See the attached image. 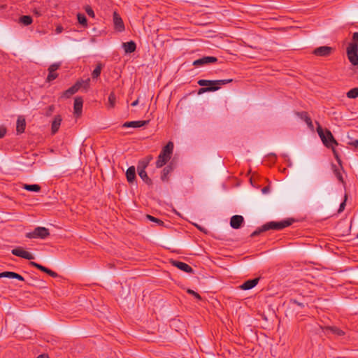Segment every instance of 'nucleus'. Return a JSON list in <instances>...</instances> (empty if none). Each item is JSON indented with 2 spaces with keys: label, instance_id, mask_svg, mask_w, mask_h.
Segmentation results:
<instances>
[{
  "label": "nucleus",
  "instance_id": "f257e3e1",
  "mask_svg": "<svg viewBox=\"0 0 358 358\" xmlns=\"http://www.w3.org/2000/svg\"><path fill=\"white\" fill-rule=\"evenodd\" d=\"M294 222V220L292 218L287 219L280 222H268L264 224H263L261 227L257 229L255 231H253L250 236L255 237L259 236L261 233L268 231V230H277L280 231L283 229L285 227H287L292 224Z\"/></svg>",
  "mask_w": 358,
  "mask_h": 358
},
{
  "label": "nucleus",
  "instance_id": "f03ea898",
  "mask_svg": "<svg viewBox=\"0 0 358 358\" xmlns=\"http://www.w3.org/2000/svg\"><path fill=\"white\" fill-rule=\"evenodd\" d=\"M317 132L320 137L323 144L327 148H331L334 147V145H338V142L334 138L331 132L326 129L325 131H324L321 125L317 123Z\"/></svg>",
  "mask_w": 358,
  "mask_h": 358
},
{
  "label": "nucleus",
  "instance_id": "7ed1b4c3",
  "mask_svg": "<svg viewBox=\"0 0 358 358\" xmlns=\"http://www.w3.org/2000/svg\"><path fill=\"white\" fill-rule=\"evenodd\" d=\"M173 143L169 141L158 155V168L165 165L171 159L173 150Z\"/></svg>",
  "mask_w": 358,
  "mask_h": 358
},
{
  "label": "nucleus",
  "instance_id": "20e7f679",
  "mask_svg": "<svg viewBox=\"0 0 358 358\" xmlns=\"http://www.w3.org/2000/svg\"><path fill=\"white\" fill-rule=\"evenodd\" d=\"M50 235L49 229L43 227H37L33 231L26 234L28 238H41L45 239Z\"/></svg>",
  "mask_w": 358,
  "mask_h": 358
},
{
  "label": "nucleus",
  "instance_id": "39448f33",
  "mask_svg": "<svg viewBox=\"0 0 358 358\" xmlns=\"http://www.w3.org/2000/svg\"><path fill=\"white\" fill-rule=\"evenodd\" d=\"M347 56L350 62L354 65H358V45L356 43H349L347 47Z\"/></svg>",
  "mask_w": 358,
  "mask_h": 358
},
{
  "label": "nucleus",
  "instance_id": "423d86ee",
  "mask_svg": "<svg viewBox=\"0 0 358 358\" xmlns=\"http://www.w3.org/2000/svg\"><path fill=\"white\" fill-rule=\"evenodd\" d=\"M152 159V157H147L145 160L140 162L142 169H140V166L138 167L139 176L148 185L151 184V180L148 178L147 173L144 169L148 166L149 161Z\"/></svg>",
  "mask_w": 358,
  "mask_h": 358
},
{
  "label": "nucleus",
  "instance_id": "0eeeda50",
  "mask_svg": "<svg viewBox=\"0 0 358 358\" xmlns=\"http://www.w3.org/2000/svg\"><path fill=\"white\" fill-rule=\"evenodd\" d=\"M11 253L13 255H15L17 257H22V258H24V259H28V260H31V259H34V257L31 253L23 250V248H22L20 247H17L16 248L13 249L11 251Z\"/></svg>",
  "mask_w": 358,
  "mask_h": 358
},
{
  "label": "nucleus",
  "instance_id": "6e6552de",
  "mask_svg": "<svg viewBox=\"0 0 358 358\" xmlns=\"http://www.w3.org/2000/svg\"><path fill=\"white\" fill-rule=\"evenodd\" d=\"M171 263L173 266H176L178 269L187 273H194L193 268L187 264L180 262L178 260H171Z\"/></svg>",
  "mask_w": 358,
  "mask_h": 358
},
{
  "label": "nucleus",
  "instance_id": "1a4fd4ad",
  "mask_svg": "<svg viewBox=\"0 0 358 358\" xmlns=\"http://www.w3.org/2000/svg\"><path fill=\"white\" fill-rule=\"evenodd\" d=\"M333 50L334 49L331 47L320 46L313 50V54L318 57H328L332 53Z\"/></svg>",
  "mask_w": 358,
  "mask_h": 358
},
{
  "label": "nucleus",
  "instance_id": "9d476101",
  "mask_svg": "<svg viewBox=\"0 0 358 358\" xmlns=\"http://www.w3.org/2000/svg\"><path fill=\"white\" fill-rule=\"evenodd\" d=\"M60 63H54L51 64L48 68V75L46 78L47 82H51L58 77V74L56 71L60 67Z\"/></svg>",
  "mask_w": 358,
  "mask_h": 358
},
{
  "label": "nucleus",
  "instance_id": "9b49d317",
  "mask_svg": "<svg viewBox=\"0 0 358 358\" xmlns=\"http://www.w3.org/2000/svg\"><path fill=\"white\" fill-rule=\"evenodd\" d=\"M217 61L216 57L204 56L193 62V65L195 66H202L210 63H215Z\"/></svg>",
  "mask_w": 358,
  "mask_h": 358
},
{
  "label": "nucleus",
  "instance_id": "f8f14e48",
  "mask_svg": "<svg viewBox=\"0 0 358 358\" xmlns=\"http://www.w3.org/2000/svg\"><path fill=\"white\" fill-rule=\"evenodd\" d=\"M80 87H82V83L76 82L72 87L62 93V97L66 99L71 97L73 94H76Z\"/></svg>",
  "mask_w": 358,
  "mask_h": 358
},
{
  "label": "nucleus",
  "instance_id": "ddd939ff",
  "mask_svg": "<svg viewBox=\"0 0 358 358\" xmlns=\"http://www.w3.org/2000/svg\"><path fill=\"white\" fill-rule=\"evenodd\" d=\"M113 24L116 31L122 32L124 30V22L120 15L116 12L113 13Z\"/></svg>",
  "mask_w": 358,
  "mask_h": 358
},
{
  "label": "nucleus",
  "instance_id": "4468645a",
  "mask_svg": "<svg viewBox=\"0 0 358 358\" xmlns=\"http://www.w3.org/2000/svg\"><path fill=\"white\" fill-rule=\"evenodd\" d=\"M174 166H173V162H171V163L165 166L164 169L162 171L161 173V180L164 182L168 181L169 179V175L173 171Z\"/></svg>",
  "mask_w": 358,
  "mask_h": 358
},
{
  "label": "nucleus",
  "instance_id": "2eb2a0df",
  "mask_svg": "<svg viewBox=\"0 0 358 358\" xmlns=\"http://www.w3.org/2000/svg\"><path fill=\"white\" fill-rule=\"evenodd\" d=\"M83 100L81 96H77L75 98L74 100V114L76 116H80L82 113L83 110Z\"/></svg>",
  "mask_w": 358,
  "mask_h": 358
},
{
  "label": "nucleus",
  "instance_id": "dca6fc26",
  "mask_svg": "<svg viewBox=\"0 0 358 358\" xmlns=\"http://www.w3.org/2000/svg\"><path fill=\"white\" fill-rule=\"evenodd\" d=\"M259 278L250 279L244 282L241 286V289L243 290H249L255 287L259 282Z\"/></svg>",
  "mask_w": 358,
  "mask_h": 358
},
{
  "label": "nucleus",
  "instance_id": "f3484780",
  "mask_svg": "<svg viewBox=\"0 0 358 358\" xmlns=\"http://www.w3.org/2000/svg\"><path fill=\"white\" fill-rule=\"evenodd\" d=\"M244 220L241 215H234L230 220V225L233 229H238L241 227Z\"/></svg>",
  "mask_w": 358,
  "mask_h": 358
},
{
  "label": "nucleus",
  "instance_id": "a211bd4d",
  "mask_svg": "<svg viewBox=\"0 0 358 358\" xmlns=\"http://www.w3.org/2000/svg\"><path fill=\"white\" fill-rule=\"evenodd\" d=\"M148 122L145 120L126 122L122 124V127L126 128H139L144 126Z\"/></svg>",
  "mask_w": 358,
  "mask_h": 358
},
{
  "label": "nucleus",
  "instance_id": "6ab92c4d",
  "mask_svg": "<svg viewBox=\"0 0 358 358\" xmlns=\"http://www.w3.org/2000/svg\"><path fill=\"white\" fill-rule=\"evenodd\" d=\"M15 278L20 281H24V278L21 275L12 271H4L0 273V278Z\"/></svg>",
  "mask_w": 358,
  "mask_h": 358
},
{
  "label": "nucleus",
  "instance_id": "aec40b11",
  "mask_svg": "<svg viewBox=\"0 0 358 358\" xmlns=\"http://www.w3.org/2000/svg\"><path fill=\"white\" fill-rule=\"evenodd\" d=\"M62 120V118L59 115H57L54 117L51 126V131L52 134H55L58 131L61 125Z\"/></svg>",
  "mask_w": 358,
  "mask_h": 358
},
{
  "label": "nucleus",
  "instance_id": "412c9836",
  "mask_svg": "<svg viewBox=\"0 0 358 358\" xmlns=\"http://www.w3.org/2000/svg\"><path fill=\"white\" fill-rule=\"evenodd\" d=\"M26 127V121L23 116H19L16 123V131L17 134H22Z\"/></svg>",
  "mask_w": 358,
  "mask_h": 358
},
{
  "label": "nucleus",
  "instance_id": "4be33fe9",
  "mask_svg": "<svg viewBox=\"0 0 358 358\" xmlns=\"http://www.w3.org/2000/svg\"><path fill=\"white\" fill-rule=\"evenodd\" d=\"M297 115L301 119L303 120L306 122V123L307 124V125L308 126L309 128H310V129L313 128L312 120L310 117V116L307 112L302 111V112L297 113Z\"/></svg>",
  "mask_w": 358,
  "mask_h": 358
},
{
  "label": "nucleus",
  "instance_id": "5701e85b",
  "mask_svg": "<svg viewBox=\"0 0 358 358\" xmlns=\"http://www.w3.org/2000/svg\"><path fill=\"white\" fill-rule=\"evenodd\" d=\"M122 47L126 53H131L136 50V45L133 41H131L129 42L123 43Z\"/></svg>",
  "mask_w": 358,
  "mask_h": 358
},
{
  "label": "nucleus",
  "instance_id": "b1692460",
  "mask_svg": "<svg viewBox=\"0 0 358 358\" xmlns=\"http://www.w3.org/2000/svg\"><path fill=\"white\" fill-rule=\"evenodd\" d=\"M126 176L127 181L129 183L134 182L136 178V170L134 166H130L128 168L126 172Z\"/></svg>",
  "mask_w": 358,
  "mask_h": 358
},
{
  "label": "nucleus",
  "instance_id": "393cba45",
  "mask_svg": "<svg viewBox=\"0 0 358 358\" xmlns=\"http://www.w3.org/2000/svg\"><path fill=\"white\" fill-rule=\"evenodd\" d=\"M103 67V65L101 63H98L96 64V68L92 73V77L93 79H96L100 76Z\"/></svg>",
  "mask_w": 358,
  "mask_h": 358
},
{
  "label": "nucleus",
  "instance_id": "a878e982",
  "mask_svg": "<svg viewBox=\"0 0 358 358\" xmlns=\"http://www.w3.org/2000/svg\"><path fill=\"white\" fill-rule=\"evenodd\" d=\"M23 188L27 191L38 192L41 190V186L36 184L34 185H23Z\"/></svg>",
  "mask_w": 358,
  "mask_h": 358
},
{
  "label": "nucleus",
  "instance_id": "bb28decb",
  "mask_svg": "<svg viewBox=\"0 0 358 358\" xmlns=\"http://www.w3.org/2000/svg\"><path fill=\"white\" fill-rule=\"evenodd\" d=\"M327 329L329 330L331 332H332V334H336L338 336H342L345 334V331L335 326L327 327Z\"/></svg>",
  "mask_w": 358,
  "mask_h": 358
},
{
  "label": "nucleus",
  "instance_id": "cd10ccee",
  "mask_svg": "<svg viewBox=\"0 0 358 358\" xmlns=\"http://www.w3.org/2000/svg\"><path fill=\"white\" fill-rule=\"evenodd\" d=\"M198 85L201 87H214L215 86L214 80L201 79L197 82Z\"/></svg>",
  "mask_w": 358,
  "mask_h": 358
},
{
  "label": "nucleus",
  "instance_id": "c85d7f7f",
  "mask_svg": "<svg viewBox=\"0 0 358 358\" xmlns=\"http://www.w3.org/2000/svg\"><path fill=\"white\" fill-rule=\"evenodd\" d=\"M220 89V87L219 86H213V87H201L200 89H199L198 90V94H201L204 92H215V91H217Z\"/></svg>",
  "mask_w": 358,
  "mask_h": 358
},
{
  "label": "nucleus",
  "instance_id": "c756f323",
  "mask_svg": "<svg viewBox=\"0 0 358 358\" xmlns=\"http://www.w3.org/2000/svg\"><path fill=\"white\" fill-rule=\"evenodd\" d=\"M32 22V18L29 15H22L20 18V22L25 26L31 24Z\"/></svg>",
  "mask_w": 358,
  "mask_h": 358
},
{
  "label": "nucleus",
  "instance_id": "7c9ffc66",
  "mask_svg": "<svg viewBox=\"0 0 358 358\" xmlns=\"http://www.w3.org/2000/svg\"><path fill=\"white\" fill-rule=\"evenodd\" d=\"M115 101L116 97L115 94L113 92H110L108 96V108H114L115 105Z\"/></svg>",
  "mask_w": 358,
  "mask_h": 358
},
{
  "label": "nucleus",
  "instance_id": "2f4dec72",
  "mask_svg": "<svg viewBox=\"0 0 358 358\" xmlns=\"http://www.w3.org/2000/svg\"><path fill=\"white\" fill-rule=\"evenodd\" d=\"M347 97L349 99H356L358 97V87H355L349 90L347 94Z\"/></svg>",
  "mask_w": 358,
  "mask_h": 358
},
{
  "label": "nucleus",
  "instance_id": "473e14b6",
  "mask_svg": "<svg viewBox=\"0 0 358 358\" xmlns=\"http://www.w3.org/2000/svg\"><path fill=\"white\" fill-rule=\"evenodd\" d=\"M77 18H78V22L80 24H82L83 27H87V18H86V17L85 16L84 14L78 13Z\"/></svg>",
  "mask_w": 358,
  "mask_h": 358
},
{
  "label": "nucleus",
  "instance_id": "72a5a7b5",
  "mask_svg": "<svg viewBox=\"0 0 358 358\" xmlns=\"http://www.w3.org/2000/svg\"><path fill=\"white\" fill-rule=\"evenodd\" d=\"M233 81L232 79H224V80H214V83L215 86H219L220 87L221 85L230 83Z\"/></svg>",
  "mask_w": 358,
  "mask_h": 358
},
{
  "label": "nucleus",
  "instance_id": "f704fd0d",
  "mask_svg": "<svg viewBox=\"0 0 358 358\" xmlns=\"http://www.w3.org/2000/svg\"><path fill=\"white\" fill-rule=\"evenodd\" d=\"M29 264L32 266L36 267V268L39 269L40 271H43L44 273L48 272L47 267L43 266L41 264H38L36 262H30Z\"/></svg>",
  "mask_w": 358,
  "mask_h": 358
},
{
  "label": "nucleus",
  "instance_id": "c9c22d12",
  "mask_svg": "<svg viewBox=\"0 0 358 358\" xmlns=\"http://www.w3.org/2000/svg\"><path fill=\"white\" fill-rule=\"evenodd\" d=\"M85 12L87 13V14L91 17H94L95 15H94V12L93 10V9L90 6H85Z\"/></svg>",
  "mask_w": 358,
  "mask_h": 358
},
{
  "label": "nucleus",
  "instance_id": "e433bc0d",
  "mask_svg": "<svg viewBox=\"0 0 358 358\" xmlns=\"http://www.w3.org/2000/svg\"><path fill=\"white\" fill-rule=\"evenodd\" d=\"M331 150H332V152H333V154H334V156L335 157V159H336L337 162L339 164H341V159L340 158V156H339V154L338 152H337V150L335 149L334 147H332L331 148Z\"/></svg>",
  "mask_w": 358,
  "mask_h": 358
},
{
  "label": "nucleus",
  "instance_id": "4c0bfd02",
  "mask_svg": "<svg viewBox=\"0 0 358 358\" xmlns=\"http://www.w3.org/2000/svg\"><path fill=\"white\" fill-rule=\"evenodd\" d=\"M331 150H332V152H333V154H334V156L335 157V159H336L337 162L339 164H341V159L340 158V156H339V154L338 152H337V150L335 149L334 147H332L331 148Z\"/></svg>",
  "mask_w": 358,
  "mask_h": 358
},
{
  "label": "nucleus",
  "instance_id": "58836bf2",
  "mask_svg": "<svg viewBox=\"0 0 358 358\" xmlns=\"http://www.w3.org/2000/svg\"><path fill=\"white\" fill-rule=\"evenodd\" d=\"M77 82H81L82 83V87L83 88H85V90H87L90 87V79L87 78V79H86L85 80H78Z\"/></svg>",
  "mask_w": 358,
  "mask_h": 358
},
{
  "label": "nucleus",
  "instance_id": "ea45409f",
  "mask_svg": "<svg viewBox=\"0 0 358 358\" xmlns=\"http://www.w3.org/2000/svg\"><path fill=\"white\" fill-rule=\"evenodd\" d=\"M346 200H347V194L345 195V199L344 201L340 204L338 213H340L343 212L346 206Z\"/></svg>",
  "mask_w": 358,
  "mask_h": 358
},
{
  "label": "nucleus",
  "instance_id": "a19ab883",
  "mask_svg": "<svg viewBox=\"0 0 358 358\" xmlns=\"http://www.w3.org/2000/svg\"><path fill=\"white\" fill-rule=\"evenodd\" d=\"M187 293L192 294V296H194L196 299H197L199 300L201 299V296L199 295V294L194 292L192 289H187Z\"/></svg>",
  "mask_w": 358,
  "mask_h": 358
},
{
  "label": "nucleus",
  "instance_id": "79ce46f5",
  "mask_svg": "<svg viewBox=\"0 0 358 358\" xmlns=\"http://www.w3.org/2000/svg\"><path fill=\"white\" fill-rule=\"evenodd\" d=\"M54 110H55V106H54V105H51V106H50L48 108V109H47V110H46V113H45V115H46L47 116H50V115H52V112H53Z\"/></svg>",
  "mask_w": 358,
  "mask_h": 358
},
{
  "label": "nucleus",
  "instance_id": "37998d69",
  "mask_svg": "<svg viewBox=\"0 0 358 358\" xmlns=\"http://www.w3.org/2000/svg\"><path fill=\"white\" fill-rule=\"evenodd\" d=\"M47 271H48V272H45V273L47 274H48L49 275H50L51 277L56 278V277L58 276L57 273H55V271L49 269L48 268H47Z\"/></svg>",
  "mask_w": 358,
  "mask_h": 358
},
{
  "label": "nucleus",
  "instance_id": "c03bdc74",
  "mask_svg": "<svg viewBox=\"0 0 358 358\" xmlns=\"http://www.w3.org/2000/svg\"><path fill=\"white\" fill-rule=\"evenodd\" d=\"M352 41L351 43H356L358 45V32H355L352 35Z\"/></svg>",
  "mask_w": 358,
  "mask_h": 358
},
{
  "label": "nucleus",
  "instance_id": "a18cd8bd",
  "mask_svg": "<svg viewBox=\"0 0 358 358\" xmlns=\"http://www.w3.org/2000/svg\"><path fill=\"white\" fill-rule=\"evenodd\" d=\"M290 303H293V304H296V305H297V306H299L300 307H304V305L302 303L299 302L296 299H291L290 300Z\"/></svg>",
  "mask_w": 358,
  "mask_h": 358
},
{
  "label": "nucleus",
  "instance_id": "49530a36",
  "mask_svg": "<svg viewBox=\"0 0 358 358\" xmlns=\"http://www.w3.org/2000/svg\"><path fill=\"white\" fill-rule=\"evenodd\" d=\"M349 145L354 146L355 148H358V140L350 142Z\"/></svg>",
  "mask_w": 358,
  "mask_h": 358
},
{
  "label": "nucleus",
  "instance_id": "de8ad7c7",
  "mask_svg": "<svg viewBox=\"0 0 358 358\" xmlns=\"http://www.w3.org/2000/svg\"><path fill=\"white\" fill-rule=\"evenodd\" d=\"M146 217L148 220H150L154 222H157V217L150 215H147Z\"/></svg>",
  "mask_w": 358,
  "mask_h": 358
},
{
  "label": "nucleus",
  "instance_id": "09e8293b",
  "mask_svg": "<svg viewBox=\"0 0 358 358\" xmlns=\"http://www.w3.org/2000/svg\"><path fill=\"white\" fill-rule=\"evenodd\" d=\"M37 358H49V355L48 354L43 353L38 355Z\"/></svg>",
  "mask_w": 358,
  "mask_h": 358
},
{
  "label": "nucleus",
  "instance_id": "8fccbe9b",
  "mask_svg": "<svg viewBox=\"0 0 358 358\" xmlns=\"http://www.w3.org/2000/svg\"><path fill=\"white\" fill-rule=\"evenodd\" d=\"M6 134V130L3 129H0V138H3Z\"/></svg>",
  "mask_w": 358,
  "mask_h": 358
},
{
  "label": "nucleus",
  "instance_id": "3c124183",
  "mask_svg": "<svg viewBox=\"0 0 358 358\" xmlns=\"http://www.w3.org/2000/svg\"><path fill=\"white\" fill-rule=\"evenodd\" d=\"M268 191H269V187L268 186L263 187V189H262V192L264 194L268 192Z\"/></svg>",
  "mask_w": 358,
  "mask_h": 358
},
{
  "label": "nucleus",
  "instance_id": "603ef678",
  "mask_svg": "<svg viewBox=\"0 0 358 358\" xmlns=\"http://www.w3.org/2000/svg\"><path fill=\"white\" fill-rule=\"evenodd\" d=\"M62 30H63V28H62V27H61V26H59V27H57L56 28V32H57V34L61 33V32L62 31Z\"/></svg>",
  "mask_w": 358,
  "mask_h": 358
},
{
  "label": "nucleus",
  "instance_id": "864d4df0",
  "mask_svg": "<svg viewBox=\"0 0 358 358\" xmlns=\"http://www.w3.org/2000/svg\"><path fill=\"white\" fill-rule=\"evenodd\" d=\"M138 103V99H136V101H133V102L131 103V105L132 106H136Z\"/></svg>",
  "mask_w": 358,
  "mask_h": 358
},
{
  "label": "nucleus",
  "instance_id": "5fc2aeb1",
  "mask_svg": "<svg viewBox=\"0 0 358 358\" xmlns=\"http://www.w3.org/2000/svg\"><path fill=\"white\" fill-rule=\"evenodd\" d=\"M196 226L197 229H199L200 231H204L205 233H206V231H204V229L202 227H201L200 226H198V225H196Z\"/></svg>",
  "mask_w": 358,
  "mask_h": 358
},
{
  "label": "nucleus",
  "instance_id": "6e6d98bb",
  "mask_svg": "<svg viewBox=\"0 0 358 358\" xmlns=\"http://www.w3.org/2000/svg\"><path fill=\"white\" fill-rule=\"evenodd\" d=\"M164 224L163 221L160 220L159 219H158V226H161Z\"/></svg>",
  "mask_w": 358,
  "mask_h": 358
},
{
  "label": "nucleus",
  "instance_id": "4d7b16f0",
  "mask_svg": "<svg viewBox=\"0 0 358 358\" xmlns=\"http://www.w3.org/2000/svg\"><path fill=\"white\" fill-rule=\"evenodd\" d=\"M157 103V98L154 100V104Z\"/></svg>",
  "mask_w": 358,
  "mask_h": 358
},
{
  "label": "nucleus",
  "instance_id": "13d9d810",
  "mask_svg": "<svg viewBox=\"0 0 358 358\" xmlns=\"http://www.w3.org/2000/svg\"><path fill=\"white\" fill-rule=\"evenodd\" d=\"M36 15H40V14L38 13V12H37V11H36Z\"/></svg>",
  "mask_w": 358,
  "mask_h": 358
},
{
  "label": "nucleus",
  "instance_id": "bf43d9fd",
  "mask_svg": "<svg viewBox=\"0 0 358 358\" xmlns=\"http://www.w3.org/2000/svg\"><path fill=\"white\" fill-rule=\"evenodd\" d=\"M357 237H358V234H357Z\"/></svg>",
  "mask_w": 358,
  "mask_h": 358
}]
</instances>
